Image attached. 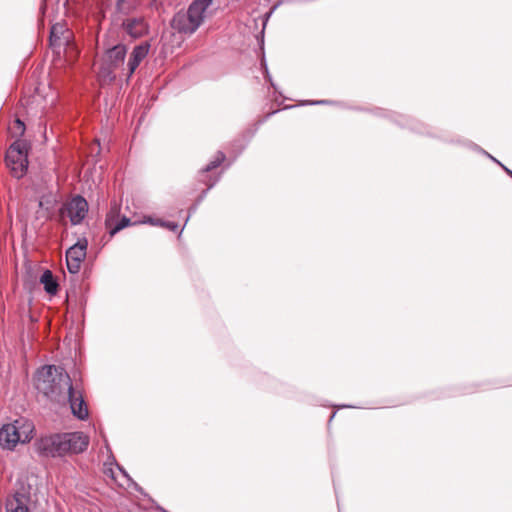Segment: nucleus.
I'll return each instance as SVG.
<instances>
[{
    "label": "nucleus",
    "mask_w": 512,
    "mask_h": 512,
    "mask_svg": "<svg viewBox=\"0 0 512 512\" xmlns=\"http://www.w3.org/2000/svg\"><path fill=\"white\" fill-rule=\"evenodd\" d=\"M89 443V436L83 432H69L41 437L35 445L40 455L63 457L84 452Z\"/></svg>",
    "instance_id": "1"
},
{
    "label": "nucleus",
    "mask_w": 512,
    "mask_h": 512,
    "mask_svg": "<svg viewBox=\"0 0 512 512\" xmlns=\"http://www.w3.org/2000/svg\"><path fill=\"white\" fill-rule=\"evenodd\" d=\"M118 221H119V208L115 206L110 209V211L107 213L106 218H105V227L108 230L110 235H111V231L113 230V227H115V225Z\"/></svg>",
    "instance_id": "15"
},
{
    "label": "nucleus",
    "mask_w": 512,
    "mask_h": 512,
    "mask_svg": "<svg viewBox=\"0 0 512 512\" xmlns=\"http://www.w3.org/2000/svg\"><path fill=\"white\" fill-rule=\"evenodd\" d=\"M225 159V155L222 152H218L215 160L211 161L207 167L205 168V172H208L216 167H218Z\"/></svg>",
    "instance_id": "19"
},
{
    "label": "nucleus",
    "mask_w": 512,
    "mask_h": 512,
    "mask_svg": "<svg viewBox=\"0 0 512 512\" xmlns=\"http://www.w3.org/2000/svg\"><path fill=\"white\" fill-rule=\"evenodd\" d=\"M28 144L18 139L13 142L6 152L5 162L15 178H22L28 169Z\"/></svg>",
    "instance_id": "5"
},
{
    "label": "nucleus",
    "mask_w": 512,
    "mask_h": 512,
    "mask_svg": "<svg viewBox=\"0 0 512 512\" xmlns=\"http://www.w3.org/2000/svg\"><path fill=\"white\" fill-rule=\"evenodd\" d=\"M88 242L80 239L66 251V262L70 273H77L86 257Z\"/></svg>",
    "instance_id": "7"
},
{
    "label": "nucleus",
    "mask_w": 512,
    "mask_h": 512,
    "mask_svg": "<svg viewBox=\"0 0 512 512\" xmlns=\"http://www.w3.org/2000/svg\"><path fill=\"white\" fill-rule=\"evenodd\" d=\"M87 212V201L81 196H76L65 205L62 215L67 216L73 225H77L83 221Z\"/></svg>",
    "instance_id": "6"
},
{
    "label": "nucleus",
    "mask_w": 512,
    "mask_h": 512,
    "mask_svg": "<svg viewBox=\"0 0 512 512\" xmlns=\"http://www.w3.org/2000/svg\"><path fill=\"white\" fill-rule=\"evenodd\" d=\"M136 223L137 222L132 223L131 220L129 218H127L126 216L119 215V221L116 223L115 227H113V230L111 231V237H113L116 233H118L122 229H124L130 225L136 224Z\"/></svg>",
    "instance_id": "17"
},
{
    "label": "nucleus",
    "mask_w": 512,
    "mask_h": 512,
    "mask_svg": "<svg viewBox=\"0 0 512 512\" xmlns=\"http://www.w3.org/2000/svg\"><path fill=\"white\" fill-rule=\"evenodd\" d=\"M10 130H11L13 135H15V136H22L24 134V132H25V125H24V123L21 120L16 119L13 122V125L10 127Z\"/></svg>",
    "instance_id": "18"
},
{
    "label": "nucleus",
    "mask_w": 512,
    "mask_h": 512,
    "mask_svg": "<svg viewBox=\"0 0 512 512\" xmlns=\"http://www.w3.org/2000/svg\"><path fill=\"white\" fill-rule=\"evenodd\" d=\"M69 1L70 0H58V2H62L63 3V7L65 9V12H68L69 11Z\"/></svg>",
    "instance_id": "20"
},
{
    "label": "nucleus",
    "mask_w": 512,
    "mask_h": 512,
    "mask_svg": "<svg viewBox=\"0 0 512 512\" xmlns=\"http://www.w3.org/2000/svg\"><path fill=\"white\" fill-rule=\"evenodd\" d=\"M138 4V0H117V9L119 12L127 14L134 10Z\"/></svg>",
    "instance_id": "16"
},
{
    "label": "nucleus",
    "mask_w": 512,
    "mask_h": 512,
    "mask_svg": "<svg viewBox=\"0 0 512 512\" xmlns=\"http://www.w3.org/2000/svg\"><path fill=\"white\" fill-rule=\"evenodd\" d=\"M126 52V46L122 44L116 45L113 48L109 49L107 51V58L110 64L114 67H117L120 64H122L125 59Z\"/></svg>",
    "instance_id": "13"
},
{
    "label": "nucleus",
    "mask_w": 512,
    "mask_h": 512,
    "mask_svg": "<svg viewBox=\"0 0 512 512\" xmlns=\"http://www.w3.org/2000/svg\"><path fill=\"white\" fill-rule=\"evenodd\" d=\"M124 31L132 38H140L148 33V24L144 17H128L122 23Z\"/></svg>",
    "instance_id": "8"
},
{
    "label": "nucleus",
    "mask_w": 512,
    "mask_h": 512,
    "mask_svg": "<svg viewBox=\"0 0 512 512\" xmlns=\"http://www.w3.org/2000/svg\"><path fill=\"white\" fill-rule=\"evenodd\" d=\"M29 498L23 493H15L7 500V512H29L28 508Z\"/></svg>",
    "instance_id": "12"
},
{
    "label": "nucleus",
    "mask_w": 512,
    "mask_h": 512,
    "mask_svg": "<svg viewBox=\"0 0 512 512\" xmlns=\"http://www.w3.org/2000/svg\"><path fill=\"white\" fill-rule=\"evenodd\" d=\"M167 227L171 230H177L178 225L177 224H168Z\"/></svg>",
    "instance_id": "21"
},
{
    "label": "nucleus",
    "mask_w": 512,
    "mask_h": 512,
    "mask_svg": "<svg viewBox=\"0 0 512 512\" xmlns=\"http://www.w3.org/2000/svg\"><path fill=\"white\" fill-rule=\"evenodd\" d=\"M35 385L39 392L57 402L64 400L73 387L65 370L54 365L43 366L37 371Z\"/></svg>",
    "instance_id": "2"
},
{
    "label": "nucleus",
    "mask_w": 512,
    "mask_h": 512,
    "mask_svg": "<svg viewBox=\"0 0 512 512\" xmlns=\"http://www.w3.org/2000/svg\"><path fill=\"white\" fill-rule=\"evenodd\" d=\"M72 413L77 418L84 420L88 417V408L80 391L73 387L66 393Z\"/></svg>",
    "instance_id": "9"
},
{
    "label": "nucleus",
    "mask_w": 512,
    "mask_h": 512,
    "mask_svg": "<svg viewBox=\"0 0 512 512\" xmlns=\"http://www.w3.org/2000/svg\"><path fill=\"white\" fill-rule=\"evenodd\" d=\"M72 38L71 31L61 23H56L52 26L50 32V42L52 46L65 45L70 46V40Z\"/></svg>",
    "instance_id": "10"
},
{
    "label": "nucleus",
    "mask_w": 512,
    "mask_h": 512,
    "mask_svg": "<svg viewBox=\"0 0 512 512\" xmlns=\"http://www.w3.org/2000/svg\"><path fill=\"white\" fill-rule=\"evenodd\" d=\"M212 0H194L186 12H178L171 21L173 29L180 33L192 34L202 24Z\"/></svg>",
    "instance_id": "3"
},
{
    "label": "nucleus",
    "mask_w": 512,
    "mask_h": 512,
    "mask_svg": "<svg viewBox=\"0 0 512 512\" xmlns=\"http://www.w3.org/2000/svg\"><path fill=\"white\" fill-rule=\"evenodd\" d=\"M149 49L150 44L148 42L141 43L134 47L128 61L129 77L135 72L141 61L147 56Z\"/></svg>",
    "instance_id": "11"
},
{
    "label": "nucleus",
    "mask_w": 512,
    "mask_h": 512,
    "mask_svg": "<svg viewBox=\"0 0 512 512\" xmlns=\"http://www.w3.org/2000/svg\"><path fill=\"white\" fill-rule=\"evenodd\" d=\"M40 283L44 286L45 291L50 295H55L58 291V283L50 270H45L40 277Z\"/></svg>",
    "instance_id": "14"
},
{
    "label": "nucleus",
    "mask_w": 512,
    "mask_h": 512,
    "mask_svg": "<svg viewBox=\"0 0 512 512\" xmlns=\"http://www.w3.org/2000/svg\"><path fill=\"white\" fill-rule=\"evenodd\" d=\"M34 429L33 422L25 418L4 424L0 428L1 448L12 451L18 444L30 442L34 435Z\"/></svg>",
    "instance_id": "4"
}]
</instances>
